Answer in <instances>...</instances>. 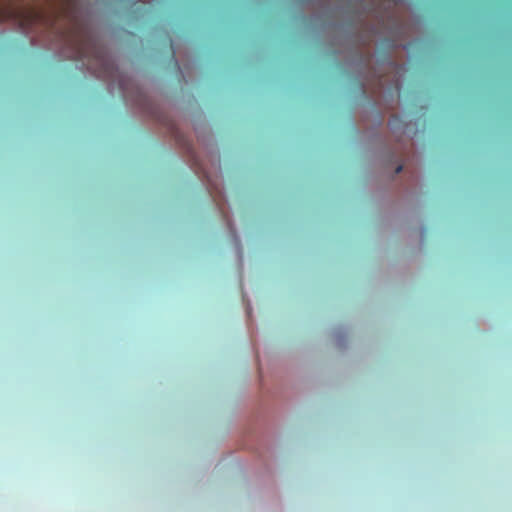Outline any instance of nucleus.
I'll list each match as a JSON object with an SVG mask.
<instances>
[{
    "label": "nucleus",
    "mask_w": 512,
    "mask_h": 512,
    "mask_svg": "<svg viewBox=\"0 0 512 512\" xmlns=\"http://www.w3.org/2000/svg\"><path fill=\"white\" fill-rule=\"evenodd\" d=\"M39 14L34 11H23L14 7H0V18L1 19H37Z\"/></svg>",
    "instance_id": "obj_1"
},
{
    "label": "nucleus",
    "mask_w": 512,
    "mask_h": 512,
    "mask_svg": "<svg viewBox=\"0 0 512 512\" xmlns=\"http://www.w3.org/2000/svg\"><path fill=\"white\" fill-rule=\"evenodd\" d=\"M93 48L94 45L90 42V40H84L82 43L77 47V58L78 59H84L89 56V50Z\"/></svg>",
    "instance_id": "obj_2"
},
{
    "label": "nucleus",
    "mask_w": 512,
    "mask_h": 512,
    "mask_svg": "<svg viewBox=\"0 0 512 512\" xmlns=\"http://www.w3.org/2000/svg\"><path fill=\"white\" fill-rule=\"evenodd\" d=\"M95 57L105 66L108 67V63L106 60L102 57L101 53L99 51H95Z\"/></svg>",
    "instance_id": "obj_3"
},
{
    "label": "nucleus",
    "mask_w": 512,
    "mask_h": 512,
    "mask_svg": "<svg viewBox=\"0 0 512 512\" xmlns=\"http://www.w3.org/2000/svg\"><path fill=\"white\" fill-rule=\"evenodd\" d=\"M402 165H399L397 168H396V173H400L402 171Z\"/></svg>",
    "instance_id": "obj_4"
}]
</instances>
